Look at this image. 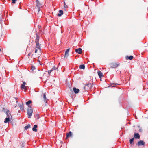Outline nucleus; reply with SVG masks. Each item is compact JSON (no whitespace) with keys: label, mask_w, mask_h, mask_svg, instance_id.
<instances>
[{"label":"nucleus","mask_w":148,"mask_h":148,"mask_svg":"<svg viewBox=\"0 0 148 148\" xmlns=\"http://www.w3.org/2000/svg\"><path fill=\"white\" fill-rule=\"evenodd\" d=\"M39 37L37 35L36 36V38L35 40V43L36 44V48H38L40 51L41 50L40 45L39 43Z\"/></svg>","instance_id":"1"},{"label":"nucleus","mask_w":148,"mask_h":148,"mask_svg":"<svg viewBox=\"0 0 148 148\" xmlns=\"http://www.w3.org/2000/svg\"><path fill=\"white\" fill-rule=\"evenodd\" d=\"M92 85L91 83H89L85 84L84 86V89L86 90H89L92 87Z\"/></svg>","instance_id":"2"},{"label":"nucleus","mask_w":148,"mask_h":148,"mask_svg":"<svg viewBox=\"0 0 148 148\" xmlns=\"http://www.w3.org/2000/svg\"><path fill=\"white\" fill-rule=\"evenodd\" d=\"M33 113V110L31 109V107H29L27 109V114L28 115V117L30 118L32 116V113Z\"/></svg>","instance_id":"3"},{"label":"nucleus","mask_w":148,"mask_h":148,"mask_svg":"<svg viewBox=\"0 0 148 148\" xmlns=\"http://www.w3.org/2000/svg\"><path fill=\"white\" fill-rule=\"evenodd\" d=\"M119 65V63H113L110 64V67L112 68H115L117 67Z\"/></svg>","instance_id":"4"},{"label":"nucleus","mask_w":148,"mask_h":148,"mask_svg":"<svg viewBox=\"0 0 148 148\" xmlns=\"http://www.w3.org/2000/svg\"><path fill=\"white\" fill-rule=\"evenodd\" d=\"M145 144V142L143 140H140L137 143V145L138 146L144 145Z\"/></svg>","instance_id":"5"},{"label":"nucleus","mask_w":148,"mask_h":148,"mask_svg":"<svg viewBox=\"0 0 148 148\" xmlns=\"http://www.w3.org/2000/svg\"><path fill=\"white\" fill-rule=\"evenodd\" d=\"M70 51V49H68L65 52V54L64 55V58H67V57L69 55V53Z\"/></svg>","instance_id":"6"},{"label":"nucleus","mask_w":148,"mask_h":148,"mask_svg":"<svg viewBox=\"0 0 148 148\" xmlns=\"http://www.w3.org/2000/svg\"><path fill=\"white\" fill-rule=\"evenodd\" d=\"M75 51L76 52L80 54H81L82 53V49L80 48L76 49L75 50Z\"/></svg>","instance_id":"7"},{"label":"nucleus","mask_w":148,"mask_h":148,"mask_svg":"<svg viewBox=\"0 0 148 148\" xmlns=\"http://www.w3.org/2000/svg\"><path fill=\"white\" fill-rule=\"evenodd\" d=\"M73 90L74 93L75 94L78 93L80 91V90L79 89L76 88L75 87L73 88Z\"/></svg>","instance_id":"8"},{"label":"nucleus","mask_w":148,"mask_h":148,"mask_svg":"<svg viewBox=\"0 0 148 148\" xmlns=\"http://www.w3.org/2000/svg\"><path fill=\"white\" fill-rule=\"evenodd\" d=\"M36 5L38 8V11H39V8L41 6L40 3H39V1L38 0H36Z\"/></svg>","instance_id":"9"},{"label":"nucleus","mask_w":148,"mask_h":148,"mask_svg":"<svg viewBox=\"0 0 148 148\" xmlns=\"http://www.w3.org/2000/svg\"><path fill=\"white\" fill-rule=\"evenodd\" d=\"M134 137L136 139H139L140 138V136L138 133H134Z\"/></svg>","instance_id":"10"},{"label":"nucleus","mask_w":148,"mask_h":148,"mask_svg":"<svg viewBox=\"0 0 148 148\" xmlns=\"http://www.w3.org/2000/svg\"><path fill=\"white\" fill-rule=\"evenodd\" d=\"M72 136V133L71 132H70L69 133H67L66 134V138L69 137L70 136L71 137Z\"/></svg>","instance_id":"11"},{"label":"nucleus","mask_w":148,"mask_h":148,"mask_svg":"<svg viewBox=\"0 0 148 148\" xmlns=\"http://www.w3.org/2000/svg\"><path fill=\"white\" fill-rule=\"evenodd\" d=\"M37 127V126L36 125H34L32 128V130L33 131L36 132L37 131V130L36 128Z\"/></svg>","instance_id":"12"},{"label":"nucleus","mask_w":148,"mask_h":148,"mask_svg":"<svg viewBox=\"0 0 148 148\" xmlns=\"http://www.w3.org/2000/svg\"><path fill=\"white\" fill-rule=\"evenodd\" d=\"M10 121V118L8 117L5 119L4 122L5 123H9V122Z\"/></svg>","instance_id":"13"},{"label":"nucleus","mask_w":148,"mask_h":148,"mask_svg":"<svg viewBox=\"0 0 148 148\" xmlns=\"http://www.w3.org/2000/svg\"><path fill=\"white\" fill-rule=\"evenodd\" d=\"M6 115L8 117L10 118V117H11L10 112L9 110H8L6 111Z\"/></svg>","instance_id":"14"},{"label":"nucleus","mask_w":148,"mask_h":148,"mask_svg":"<svg viewBox=\"0 0 148 148\" xmlns=\"http://www.w3.org/2000/svg\"><path fill=\"white\" fill-rule=\"evenodd\" d=\"M59 13L58 14V16H60L61 15L63 14V12L62 10H60L59 11Z\"/></svg>","instance_id":"15"},{"label":"nucleus","mask_w":148,"mask_h":148,"mask_svg":"<svg viewBox=\"0 0 148 148\" xmlns=\"http://www.w3.org/2000/svg\"><path fill=\"white\" fill-rule=\"evenodd\" d=\"M98 74L100 78H101L103 77V74L101 71H98Z\"/></svg>","instance_id":"16"},{"label":"nucleus","mask_w":148,"mask_h":148,"mask_svg":"<svg viewBox=\"0 0 148 148\" xmlns=\"http://www.w3.org/2000/svg\"><path fill=\"white\" fill-rule=\"evenodd\" d=\"M133 58V56H126V59L127 60L129 59L130 60H132Z\"/></svg>","instance_id":"17"},{"label":"nucleus","mask_w":148,"mask_h":148,"mask_svg":"<svg viewBox=\"0 0 148 148\" xmlns=\"http://www.w3.org/2000/svg\"><path fill=\"white\" fill-rule=\"evenodd\" d=\"M43 97L44 98L45 102L46 103L47 102V100H48V99H47V98H46V94H45V93L44 94V95H43Z\"/></svg>","instance_id":"18"},{"label":"nucleus","mask_w":148,"mask_h":148,"mask_svg":"<svg viewBox=\"0 0 148 148\" xmlns=\"http://www.w3.org/2000/svg\"><path fill=\"white\" fill-rule=\"evenodd\" d=\"M19 106L21 110H24V106L23 104H20Z\"/></svg>","instance_id":"19"},{"label":"nucleus","mask_w":148,"mask_h":148,"mask_svg":"<svg viewBox=\"0 0 148 148\" xmlns=\"http://www.w3.org/2000/svg\"><path fill=\"white\" fill-rule=\"evenodd\" d=\"M31 127V125L30 124H29L27 125L25 127V130H27V129L30 128Z\"/></svg>","instance_id":"20"},{"label":"nucleus","mask_w":148,"mask_h":148,"mask_svg":"<svg viewBox=\"0 0 148 148\" xmlns=\"http://www.w3.org/2000/svg\"><path fill=\"white\" fill-rule=\"evenodd\" d=\"M56 69H55V67H53V68L51 69V70H49L48 71V73L49 74V75L51 73V72L53 71V70H55Z\"/></svg>","instance_id":"21"},{"label":"nucleus","mask_w":148,"mask_h":148,"mask_svg":"<svg viewBox=\"0 0 148 148\" xmlns=\"http://www.w3.org/2000/svg\"><path fill=\"white\" fill-rule=\"evenodd\" d=\"M31 102H32L30 100H29L27 102H26V104L27 106H29L30 104L31 103Z\"/></svg>","instance_id":"22"},{"label":"nucleus","mask_w":148,"mask_h":148,"mask_svg":"<svg viewBox=\"0 0 148 148\" xmlns=\"http://www.w3.org/2000/svg\"><path fill=\"white\" fill-rule=\"evenodd\" d=\"M79 68L80 69H85V65L84 64L80 65L79 66Z\"/></svg>","instance_id":"23"},{"label":"nucleus","mask_w":148,"mask_h":148,"mask_svg":"<svg viewBox=\"0 0 148 148\" xmlns=\"http://www.w3.org/2000/svg\"><path fill=\"white\" fill-rule=\"evenodd\" d=\"M111 86L112 87L114 86L117 85H119L117 83H112L110 84Z\"/></svg>","instance_id":"24"},{"label":"nucleus","mask_w":148,"mask_h":148,"mask_svg":"<svg viewBox=\"0 0 148 148\" xmlns=\"http://www.w3.org/2000/svg\"><path fill=\"white\" fill-rule=\"evenodd\" d=\"M25 86L23 85V84L21 86V88L22 89H23L25 88Z\"/></svg>","instance_id":"25"},{"label":"nucleus","mask_w":148,"mask_h":148,"mask_svg":"<svg viewBox=\"0 0 148 148\" xmlns=\"http://www.w3.org/2000/svg\"><path fill=\"white\" fill-rule=\"evenodd\" d=\"M134 140V138H132L130 140V144H132L133 142V141Z\"/></svg>","instance_id":"26"},{"label":"nucleus","mask_w":148,"mask_h":148,"mask_svg":"<svg viewBox=\"0 0 148 148\" xmlns=\"http://www.w3.org/2000/svg\"><path fill=\"white\" fill-rule=\"evenodd\" d=\"M64 7L65 8H68L67 5H66L65 2L64 3Z\"/></svg>","instance_id":"27"},{"label":"nucleus","mask_w":148,"mask_h":148,"mask_svg":"<svg viewBox=\"0 0 148 148\" xmlns=\"http://www.w3.org/2000/svg\"><path fill=\"white\" fill-rule=\"evenodd\" d=\"M31 69L32 71H33L35 69V67L34 66H32Z\"/></svg>","instance_id":"28"},{"label":"nucleus","mask_w":148,"mask_h":148,"mask_svg":"<svg viewBox=\"0 0 148 148\" xmlns=\"http://www.w3.org/2000/svg\"><path fill=\"white\" fill-rule=\"evenodd\" d=\"M12 3L13 4H14L16 3V1H17V0H12Z\"/></svg>","instance_id":"29"},{"label":"nucleus","mask_w":148,"mask_h":148,"mask_svg":"<svg viewBox=\"0 0 148 148\" xmlns=\"http://www.w3.org/2000/svg\"><path fill=\"white\" fill-rule=\"evenodd\" d=\"M38 49V48H36L35 51V53H36L37 52V51H38V50H37Z\"/></svg>","instance_id":"30"},{"label":"nucleus","mask_w":148,"mask_h":148,"mask_svg":"<svg viewBox=\"0 0 148 148\" xmlns=\"http://www.w3.org/2000/svg\"><path fill=\"white\" fill-rule=\"evenodd\" d=\"M26 84V82H23V85H25Z\"/></svg>","instance_id":"31"},{"label":"nucleus","mask_w":148,"mask_h":148,"mask_svg":"<svg viewBox=\"0 0 148 148\" xmlns=\"http://www.w3.org/2000/svg\"><path fill=\"white\" fill-rule=\"evenodd\" d=\"M36 116H37L38 118H39V114H37L36 115Z\"/></svg>","instance_id":"32"},{"label":"nucleus","mask_w":148,"mask_h":148,"mask_svg":"<svg viewBox=\"0 0 148 148\" xmlns=\"http://www.w3.org/2000/svg\"><path fill=\"white\" fill-rule=\"evenodd\" d=\"M31 53H29L28 54V56H30L31 54Z\"/></svg>","instance_id":"33"},{"label":"nucleus","mask_w":148,"mask_h":148,"mask_svg":"<svg viewBox=\"0 0 148 148\" xmlns=\"http://www.w3.org/2000/svg\"><path fill=\"white\" fill-rule=\"evenodd\" d=\"M15 99H18V98H16V97H15Z\"/></svg>","instance_id":"34"},{"label":"nucleus","mask_w":148,"mask_h":148,"mask_svg":"<svg viewBox=\"0 0 148 148\" xmlns=\"http://www.w3.org/2000/svg\"><path fill=\"white\" fill-rule=\"evenodd\" d=\"M18 102V101H16V102Z\"/></svg>","instance_id":"35"},{"label":"nucleus","mask_w":148,"mask_h":148,"mask_svg":"<svg viewBox=\"0 0 148 148\" xmlns=\"http://www.w3.org/2000/svg\"><path fill=\"white\" fill-rule=\"evenodd\" d=\"M1 49H0V51H1Z\"/></svg>","instance_id":"36"}]
</instances>
